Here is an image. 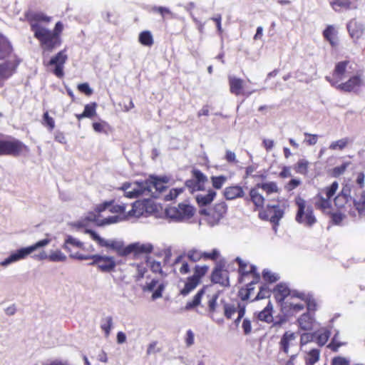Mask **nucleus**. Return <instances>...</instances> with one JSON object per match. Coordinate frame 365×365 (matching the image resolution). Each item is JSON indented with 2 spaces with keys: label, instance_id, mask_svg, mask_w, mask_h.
I'll list each match as a JSON object with an SVG mask.
<instances>
[{
  "label": "nucleus",
  "instance_id": "obj_1",
  "mask_svg": "<svg viewBox=\"0 0 365 365\" xmlns=\"http://www.w3.org/2000/svg\"><path fill=\"white\" fill-rule=\"evenodd\" d=\"M274 298L279 307L282 316L274 323V327L285 323L288 318L294 317L305 308V293L291 289L285 283L280 282L272 289Z\"/></svg>",
  "mask_w": 365,
  "mask_h": 365
},
{
  "label": "nucleus",
  "instance_id": "obj_2",
  "mask_svg": "<svg viewBox=\"0 0 365 365\" xmlns=\"http://www.w3.org/2000/svg\"><path fill=\"white\" fill-rule=\"evenodd\" d=\"M168 178L167 177L150 176L143 181L123 183L120 189L125 192V195L129 198H135L143 194L145 191L151 192L153 189L160 192L167 187Z\"/></svg>",
  "mask_w": 365,
  "mask_h": 365
},
{
  "label": "nucleus",
  "instance_id": "obj_3",
  "mask_svg": "<svg viewBox=\"0 0 365 365\" xmlns=\"http://www.w3.org/2000/svg\"><path fill=\"white\" fill-rule=\"evenodd\" d=\"M334 202L340 212H347L352 216L356 215V211L359 215H365V191L359 200H352L350 190L344 187L335 197Z\"/></svg>",
  "mask_w": 365,
  "mask_h": 365
},
{
  "label": "nucleus",
  "instance_id": "obj_4",
  "mask_svg": "<svg viewBox=\"0 0 365 365\" xmlns=\"http://www.w3.org/2000/svg\"><path fill=\"white\" fill-rule=\"evenodd\" d=\"M29 152V147L15 138L9 136L0 140V156L18 157L27 154Z\"/></svg>",
  "mask_w": 365,
  "mask_h": 365
},
{
  "label": "nucleus",
  "instance_id": "obj_5",
  "mask_svg": "<svg viewBox=\"0 0 365 365\" xmlns=\"http://www.w3.org/2000/svg\"><path fill=\"white\" fill-rule=\"evenodd\" d=\"M294 203L297 206V212L295 217L297 222L307 227H312L316 223L317 219L314 215L312 205H307V201L300 196L295 197Z\"/></svg>",
  "mask_w": 365,
  "mask_h": 365
},
{
  "label": "nucleus",
  "instance_id": "obj_6",
  "mask_svg": "<svg viewBox=\"0 0 365 365\" xmlns=\"http://www.w3.org/2000/svg\"><path fill=\"white\" fill-rule=\"evenodd\" d=\"M339 188L336 181L333 182L330 185L321 189L314 197V206L317 209L325 211L331 206V198L336 194Z\"/></svg>",
  "mask_w": 365,
  "mask_h": 365
},
{
  "label": "nucleus",
  "instance_id": "obj_7",
  "mask_svg": "<svg viewBox=\"0 0 365 365\" xmlns=\"http://www.w3.org/2000/svg\"><path fill=\"white\" fill-rule=\"evenodd\" d=\"M235 262L238 264V281L240 283L257 284L260 280V275L253 264H249L241 258L237 257Z\"/></svg>",
  "mask_w": 365,
  "mask_h": 365
},
{
  "label": "nucleus",
  "instance_id": "obj_8",
  "mask_svg": "<svg viewBox=\"0 0 365 365\" xmlns=\"http://www.w3.org/2000/svg\"><path fill=\"white\" fill-rule=\"evenodd\" d=\"M208 270L209 267L207 265H195L193 268V274L186 278L184 287L180 289V294L187 296L193 291L202 282V279Z\"/></svg>",
  "mask_w": 365,
  "mask_h": 365
},
{
  "label": "nucleus",
  "instance_id": "obj_9",
  "mask_svg": "<svg viewBox=\"0 0 365 365\" xmlns=\"http://www.w3.org/2000/svg\"><path fill=\"white\" fill-rule=\"evenodd\" d=\"M34 37L39 41L41 48L43 51L51 52L62 43L61 38H58L51 30L45 28L41 31H37L34 34Z\"/></svg>",
  "mask_w": 365,
  "mask_h": 365
},
{
  "label": "nucleus",
  "instance_id": "obj_10",
  "mask_svg": "<svg viewBox=\"0 0 365 365\" xmlns=\"http://www.w3.org/2000/svg\"><path fill=\"white\" fill-rule=\"evenodd\" d=\"M113 202V200L106 201L103 203L98 205L94 210V212L91 213L87 217L88 220L89 221L93 222L97 226H105L118 222L120 221V218L118 216H110L103 219L100 218L101 213L108 209L109 210V207H110Z\"/></svg>",
  "mask_w": 365,
  "mask_h": 365
},
{
  "label": "nucleus",
  "instance_id": "obj_11",
  "mask_svg": "<svg viewBox=\"0 0 365 365\" xmlns=\"http://www.w3.org/2000/svg\"><path fill=\"white\" fill-rule=\"evenodd\" d=\"M49 242H50V240L43 239L31 246L21 248V249L16 250V252L12 253L9 257H7L3 262H1V264L2 266H6V265L9 264L10 263L16 262L19 259H24L29 255L32 253L34 251L36 250L37 249H38L40 247H43L46 245H47Z\"/></svg>",
  "mask_w": 365,
  "mask_h": 365
},
{
  "label": "nucleus",
  "instance_id": "obj_12",
  "mask_svg": "<svg viewBox=\"0 0 365 365\" xmlns=\"http://www.w3.org/2000/svg\"><path fill=\"white\" fill-rule=\"evenodd\" d=\"M89 257L88 259L92 260L89 265L96 267L97 269L101 272L110 273L115 270L118 263L113 257L98 254L93 257Z\"/></svg>",
  "mask_w": 365,
  "mask_h": 365
},
{
  "label": "nucleus",
  "instance_id": "obj_13",
  "mask_svg": "<svg viewBox=\"0 0 365 365\" xmlns=\"http://www.w3.org/2000/svg\"><path fill=\"white\" fill-rule=\"evenodd\" d=\"M85 233L88 234L91 239L96 242L98 245L102 247L110 248L114 250L118 256L126 257L127 246H123V244L119 243L115 240L107 241L101 237L95 231L87 229Z\"/></svg>",
  "mask_w": 365,
  "mask_h": 365
},
{
  "label": "nucleus",
  "instance_id": "obj_14",
  "mask_svg": "<svg viewBox=\"0 0 365 365\" xmlns=\"http://www.w3.org/2000/svg\"><path fill=\"white\" fill-rule=\"evenodd\" d=\"M284 213V210L279 205H268L265 209L263 208L259 212L258 217L262 220H269L276 229L280 220L283 217Z\"/></svg>",
  "mask_w": 365,
  "mask_h": 365
},
{
  "label": "nucleus",
  "instance_id": "obj_15",
  "mask_svg": "<svg viewBox=\"0 0 365 365\" xmlns=\"http://www.w3.org/2000/svg\"><path fill=\"white\" fill-rule=\"evenodd\" d=\"M192 206L186 204H179L178 207H171L165 210L167 216L176 221L188 220L194 215Z\"/></svg>",
  "mask_w": 365,
  "mask_h": 365
},
{
  "label": "nucleus",
  "instance_id": "obj_16",
  "mask_svg": "<svg viewBox=\"0 0 365 365\" xmlns=\"http://www.w3.org/2000/svg\"><path fill=\"white\" fill-rule=\"evenodd\" d=\"M191 173L192 178L185 181V186L191 192L205 190L207 177L200 170L195 168L192 170Z\"/></svg>",
  "mask_w": 365,
  "mask_h": 365
},
{
  "label": "nucleus",
  "instance_id": "obj_17",
  "mask_svg": "<svg viewBox=\"0 0 365 365\" xmlns=\"http://www.w3.org/2000/svg\"><path fill=\"white\" fill-rule=\"evenodd\" d=\"M67 60L68 55L66 53V49L64 48L52 56L47 63H44V65L46 66H54L53 73L56 77L62 78L64 76V65Z\"/></svg>",
  "mask_w": 365,
  "mask_h": 365
},
{
  "label": "nucleus",
  "instance_id": "obj_18",
  "mask_svg": "<svg viewBox=\"0 0 365 365\" xmlns=\"http://www.w3.org/2000/svg\"><path fill=\"white\" fill-rule=\"evenodd\" d=\"M82 246V242L71 235H68L64 241L63 248L69 253L71 258L78 260H88L90 257L89 256L83 255L78 252Z\"/></svg>",
  "mask_w": 365,
  "mask_h": 365
},
{
  "label": "nucleus",
  "instance_id": "obj_19",
  "mask_svg": "<svg viewBox=\"0 0 365 365\" xmlns=\"http://www.w3.org/2000/svg\"><path fill=\"white\" fill-rule=\"evenodd\" d=\"M25 18L29 22L31 31L35 34L37 31H41L45 29L38 24L39 22L48 23L51 20V17L46 16L43 12L29 11L25 14Z\"/></svg>",
  "mask_w": 365,
  "mask_h": 365
},
{
  "label": "nucleus",
  "instance_id": "obj_20",
  "mask_svg": "<svg viewBox=\"0 0 365 365\" xmlns=\"http://www.w3.org/2000/svg\"><path fill=\"white\" fill-rule=\"evenodd\" d=\"M364 80L361 74L351 76L346 81L339 83L335 88L341 92L356 93L363 86Z\"/></svg>",
  "mask_w": 365,
  "mask_h": 365
},
{
  "label": "nucleus",
  "instance_id": "obj_21",
  "mask_svg": "<svg viewBox=\"0 0 365 365\" xmlns=\"http://www.w3.org/2000/svg\"><path fill=\"white\" fill-rule=\"evenodd\" d=\"M349 61L338 62L330 76H326L325 79L334 87H336L345 77L346 68Z\"/></svg>",
  "mask_w": 365,
  "mask_h": 365
},
{
  "label": "nucleus",
  "instance_id": "obj_22",
  "mask_svg": "<svg viewBox=\"0 0 365 365\" xmlns=\"http://www.w3.org/2000/svg\"><path fill=\"white\" fill-rule=\"evenodd\" d=\"M247 202H251L254 205V211H260L264 208L265 198L259 192V189L255 185L249 192V195L245 198Z\"/></svg>",
  "mask_w": 365,
  "mask_h": 365
},
{
  "label": "nucleus",
  "instance_id": "obj_23",
  "mask_svg": "<svg viewBox=\"0 0 365 365\" xmlns=\"http://www.w3.org/2000/svg\"><path fill=\"white\" fill-rule=\"evenodd\" d=\"M153 247L150 244L133 243L127 246L126 256L133 254L134 257H138L141 254H150Z\"/></svg>",
  "mask_w": 365,
  "mask_h": 365
},
{
  "label": "nucleus",
  "instance_id": "obj_24",
  "mask_svg": "<svg viewBox=\"0 0 365 365\" xmlns=\"http://www.w3.org/2000/svg\"><path fill=\"white\" fill-rule=\"evenodd\" d=\"M211 281L215 284H220L224 287L229 286V277L227 270L222 267H216L211 274Z\"/></svg>",
  "mask_w": 365,
  "mask_h": 365
},
{
  "label": "nucleus",
  "instance_id": "obj_25",
  "mask_svg": "<svg viewBox=\"0 0 365 365\" xmlns=\"http://www.w3.org/2000/svg\"><path fill=\"white\" fill-rule=\"evenodd\" d=\"M228 83L230 91L232 94L237 96L245 94L244 91L245 81L243 79L235 76H229Z\"/></svg>",
  "mask_w": 365,
  "mask_h": 365
},
{
  "label": "nucleus",
  "instance_id": "obj_26",
  "mask_svg": "<svg viewBox=\"0 0 365 365\" xmlns=\"http://www.w3.org/2000/svg\"><path fill=\"white\" fill-rule=\"evenodd\" d=\"M324 40L328 41L332 48L339 45L338 32L333 25H328L322 33Z\"/></svg>",
  "mask_w": 365,
  "mask_h": 365
},
{
  "label": "nucleus",
  "instance_id": "obj_27",
  "mask_svg": "<svg viewBox=\"0 0 365 365\" xmlns=\"http://www.w3.org/2000/svg\"><path fill=\"white\" fill-rule=\"evenodd\" d=\"M274 307L272 303L269 301L267 306L260 312H257L256 317L259 321L271 324L274 323L273 318Z\"/></svg>",
  "mask_w": 365,
  "mask_h": 365
},
{
  "label": "nucleus",
  "instance_id": "obj_28",
  "mask_svg": "<svg viewBox=\"0 0 365 365\" xmlns=\"http://www.w3.org/2000/svg\"><path fill=\"white\" fill-rule=\"evenodd\" d=\"M296 335L293 332L285 331L279 341V349L284 354H288L289 348L294 346Z\"/></svg>",
  "mask_w": 365,
  "mask_h": 365
},
{
  "label": "nucleus",
  "instance_id": "obj_29",
  "mask_svg": "<svg viewBox=\"0 0 365 365\" xmlns=\"http://www.w3.org/2000/svg\"><path fill=\"white\" fill-rule=\"evenodd\" d=\"M223 195L226 200H232L244 197L245 192L242 187L240 185H232L225 187L223 191Z\"/></svg>",
  "mask_w": 365,
  "mask_h": 365
},
{
  "label": "nucleus",
  "instance_id": "obj_30",
  "mask_svg": "<svg viewBox=\"0 0 365 365\" xmlns=\"http://www.w3.org/2000/svg\"><path fill=\"white\" fill-rule=\"evenodd\" d=\"M314 317L309 312L303 313L298 319L297 324L299 328L304 331H309L313 328Z\"/></svg>",
  "mask_w": 365,
  "mask_h": 365
},
{
  "label": "nucleus",
  "instance_id": "obj_31",
  "mask_svg": "<svg viewBox=\"0 0 365 365\" xmlns=\"http://www.w3.org/2000/svg\"><path fill=\"white\" fill-rule=\"evenodd\" d=\"M347 29L351 38L359 39L364 33V28L355 19L351 20L347 24Z\"/></svg>",
  "mask_w": 365,
  "mask_h": 365
},
{
  "label": "nucleus",
  "instance_id": "obj_32",
  "mask_svg": "<svg viewBox=\"0 0 365 365\" xmlns=\"http://www.w3.org/2000/svg\"><path fill=\"white\" fill-rule=\"evenodd\" d=\"M227 210V205L225 202H219L215 205L213 208L210 210L208 215L211 216L215 221L218 222L224 217Z\"/></svg>",
  "mask_w": 365,
  "mask_h": 365
},
{
  "label": "nucleus",
  "instance_id": "obj_33",
  "mask_svg": "<svg viewBox=\"0 0 365 365\" xmlns=\"http://www.w3.org/2000/svg\"><path fill=\"white\" fill-rule=\"evenodd\" d=\"M330 5L335 11H340L342 9L350 10L356 9L351 0H333Z\"/></svg>",
  "mask_w": 365,
  "mask_h": 365
},
{
  "label": "nucleus",
  "instance_id": "obj_34",
  "mask_svg": "<svg viewBox=\"0 0 365 365\" xmlns=\"http://www.w3.org/2000/svg\"><path fill=\"white\" fill-rule=\"evenodd\" d=\"M144 212V205L140 201H136L132 204L131 209L128 210L125 215V218L139 217L143 215Z\"/></svg>",
  "mask_w": 365,
  "mask_h": 365
},
{
  "label": "nucleus",
  "instance_id": "obj_35",
  "mask_svg": "<svg viewBox=\"0 0 365 365\" xmlns=\"http://www.w3.org/2000/svg\"><path fill=\"white\" fill-rule=\"evenodd\" d=\"M12 51V46L8 39L0 36V59H3L9 56Z\"/></svg>",
  "mask_w": 365,
  "mask_h": 365
},
{
  "label": "nucleus",
  "instance_id": "obj_36",
  "mask_svg": "<svg viewBox=\"0 0 365 365\" xmlns=\"http://www.w3.org/2000/svg\"><path fill=\"white\" fill-rule=\"evenodd\" d=\"M216 196V192L210 189L205 195H198L196 200L200 206H206L210 204Z\"/></svg>",
  "mask_w": 365,
  "mask_h": 365
},
{
  "label": "nucleus",
  "instance_id": "obj_37",
  "mask_svg": "<svg viewBox=\"0 0 365 365\" xmlns=\"http://www.w3.org/2000/svg\"><path fill=\"white\" fill-rule=\"evenodd\" d=\"M255 185L259 190L262 189L264 191L267 195L279 192V188L278 187L277 182L273 181L257 183Z\"/></svg>",
  "mask_w": 365,
  "mask_h": 365
},
{
  "label": "nucleus",
  "instance_id": "obj_38",
  "mask_svg": "<svg viewBox=\"0 0 365 365\" xmlns=\"http://www.w3.org/2000/svg\"><path fill=\"white\" fill-rule=\"evenodd\" d=\"M174 265L175 266H180L178 269H179V272L181 274H187L188 273H190V267L187 262V261H186L185 259V256L184 255H179L174 261Z\"/></svg>",
  "mask_w": 365,
  "mask_h": 365
},
{
  "label": "nucleus",
  "instance_id": "obj_39",
  "mask_svg": "<svg viewBox=\"0 0 365 365\" xmlns=\"http://www.w3.org/2000/svg\"><path fill=\"white\" fill-rule=\"evenodd\" d=\"M126 207L127 205L125 204H115L114 205L113 202L111 204L110 207H109V211L112 213H116L118 214V215L120 220H127V218H125V215H126Z\"/></svg>",
  "mask_w": 365,
  "mask_h": 365
},
{
  "label": "nucleus",
  "instance_id": "obj_40",
  "mask_svg": "<svg viewBox=\"0 0 365 365\" xmlns=\"http://www.w3.org/2000/svg\"><path fill=\"white\" fill-rule=\"evenodd\" d=\"M309 162L304 158L299 159L294 165V169L297 173L307 175L308 174V169Z\"/></svg>",
  "mask_w": 365,
  "mask_h": 365
},
{
  "label": "nucleus",
  "instance_id": "obj_41",
  "mask_svg": "<svg viewBox=\"0 0 365 365\" xmlns=\"http://www.w3.org/2000/svg\"><path fill=\"white\" fill-rule=\"evenodd\" d=\"M139 42L145 46L150 47L153 46L154 41L153 36L149 31H143L139 34L138 37Z\"/></svg>",
  "mask_w": 365,
  "mask_h": 365
},
{
  "label": "nucleus",
  "instance_id": "obj_42",
  "mask_svg": "<svg viewBox=\"0 0 365 365\" xmlns=\"http://www.w3.org/2000/svg\"><path fill=\"white\" fill-rule=\"evenodd\" d=\"M320 351L319 349H313L307 353L305 356L306 365H314L319 359Z\"/></svg>",
  "mask_w": 365,
  "mask_h": 365
},
{
  "label": "nucleus",
  "instance_id": "obj_43",
  "mask_svg": "<svg viewBox=\"0 0 365 365\" xmlns=\"http://www.w3.org/2000/svg\"><path fill=\"white\" fill-rule=\"evenodd\" d=\"M204 293V288L199 290L197 292V294L193 297V299L186 303L185 308L187 309H191L197 307L200 304Z\"/></svg>",
  "mask_w": 365,
  "mask_h": 365
},
{
  "label": "nucleus",
  "instance_id": "obj_44",
  "mask_svg": "<svg viewBox=\"0 0 365 365\" xmlns=\"http://www.w3.org/2000/svg\"><path fill=\"white\" fill-rule=\"evenodd\" d=\"M246 287H242L238 292V297L242 300L245 301L250 298L251 293L254 290V284L250 283H245Z\"/></svg>",
  "mask_w": 365,
  "mask_h": 365
},
{
  "label": "nucleus",
  "instance_id": "obj_45",
  "mask_svg": "<svg viewBox=\"0 0 365 365\" xmlns=\"http://www.w3.org/2000/svg\"><path fill=\"white\" fill-rule=\"evenodd\" d=\"M349 142H350V140L348 138H341L340 140L332 142L329 145V148L330 150H342L348 145Z\"/></svg>",
  "mask_w": 365,
  "mask_h": 365
},
{
  "label": "nucleus",
  "instance_id": "obj_46",
  "mask_svg": "<svg viewBox=\"0 0 365 365\" xmlns=\"http://www.w3.org/2000/svg\"><path fill=\"white\" fill-rule=\"evenodd\" d=\"M227 178L225 175L212 176L210 180L214 189L220 190L226 182Z\"/></svg>",
  "mask_w": 365,
  "mask_h": 365
},
{
  "label": "nucleus",
  "instance_id": "obj_47",
  "mask_svg": "<svg viewBox=\"0 0 365 365\" xmlns=\"http://www.w3.org/2000/svg\"><path fill=\"white\" fill-rule=\"evenodd\" d=\"M186 257L190 261L197 262L202 259V252L196 249H191L187 251Z\"/></svg>",
  "mask_w": 365,
  "mask_h": 365
},
{
  "label": "nucleus",
  "instance_id": "obj_48",
  "mask_svg": "<svg viewBox=\"0 0 365 365\" xmlns=\"http://www.w3.org/2000/svg\"><path fill=\"white\" fill-rule=\"evenodd\" d=\"M113 326V318L107 317L103 319V323L101 325V329L104 331L105 336L108 337Z\"/></svg>",
  "mask_w": 365,
  "mask_h": 365
},
{
  "label": "nucleus",
  "instance_id": "obj_49",
  "mask_svg": "<svg viewBox=\"0 0 365 365\" xmlns=\"http://www.w3.org/2000/svg\"><path fill=\"white\" fill-rule=\"evenodd\" d=\"M271 292H272V291H271L269 289L268 286L266 284H264L260 287L259 290L256 297L255 298V300L269 298L271 295Z\"/></svg>",
  "mask_w": 365,
  "mask_h": 365
},
{
  "label": "nucleus",
  "instance_id": "obj_50",
  "mask_svg": "<svg viewBox=\"0 0 365 365\" xmlns=\"http://www.w3.org/2000/svg\"><path fill=\"white\" fill-rule=\"evenodd\" d=\"M262 278L267 283H274L279 279V277L268 269L262 271Z\"/></svg>",
  "mask_w": 365,
  "mask_h": 365
},
{
  "label": "nucleus",
  "instance_id": "obj_51",
  "mask_svg": "<svg viewBox=\"0 0 365 365\" xmlns=\"http://www.w3.org/2000/svg\"><path fill=\"white\" fill-rule=\"evenodd\" d=\"M43 125L46 126L49 130H53L55 128V120L51 117L48 111H46L43 115Z\"/></svg>",
  "mask_w": 365,
  "mask_h": 365
},
{
  "label": "nucleus",
  "instance_id": "obj_52",
  "mask_svg": "<svg viewBox=\"0 0 365 365\" xmlns=\"http://www.w3.org/2000/svg\"><path fill=\"white\" fill-rule=\"evenodd\" d=\"M330 336V331L329 330H324L322 332L318 334L316 342L320 346H323L329 340Z\"/></svg>",
  "mask_w": 365,
  "mask_h": 365
},
{
  "label": "nucleus",
  "instance_id": "obj_53",
  "mask_svg": "<svg viewBox=\"0 0 365 365\" xmlns=\"http://www.w3.org/2000/svg\"><path fill=\"white\" fill-rule=\"evenodd\" d=\"M96 103H91L86 104L84 107L83 113L86 115V118H92L96 114Z\"/></svg>",
  "mask_w": 365,
  "mask_h": 365
},
{
  "label": "nucleus",
  "instance_id": "obj_54",
  "mask_svg": "<svg viewBox=\"0 0 365 365\" xmlns=\"http://www.w3.org/2000/svg\"><path fill=\"white\" fill-rule=\"evenodd\" d=\"M153 12H157L161 15L164 19L166 16H169L170 19L174 18L173 13L167 7L164 6H154L153 9Z\"/></svg>",
  "mask_w": 365,
  "mask_h": 365
},
{
  "label": "nucleus",
  "instance_id": "obj_55",
  "mask_svg": "<svg viewBox=\"0 0 365 365\" xmlns=\"http://www.w3.org/2000/svg\"><path fill=\"white\" fill-rule=\"evenodd\" d=\"M48 259L51 262H64L66 257L61 250H56L49 255Z\"/></svg>",
  "mask_w": 365,
  "mask_h": 365
},
{
  "label": "nucleus",
  "instance_id": "obj_56",
  "mask_svg": "<svg viewBox=\"0 0 365 365\" xmlns=\"http://www.w3.org/2000/svg\"><path fill=\"white\" fill-rule=\"evenodd\" d=\"M94 252H95V249L91 244L87 245L86 244H85L83 242V246L78 251V252L81 255H88V256H91V257H93L95 255V254H93Z\"/></svg>",
  "mask_w": 365,
  "mask_h": 365
},
{
  "label": "nucleus",
  "instance_id": "obj_57",
  "mask_svg": "<svg viewBox=\"0 0 365 365\" xmlns=\"http://www.w3.org/2000/svg\"><path fill=\"white\" fill-rule=\"evenodd\" d=\"M220 252L217 249H213L211 252H202L203 260L215 261L218 259Z\"/></svg>",
  "mask_w": 365,
  "mask_h": 365
},
{
  "label": "nucleus",
  "instance_id": "obj_58",
  "mask_svg": "<svg viewBox=\"0 0 365 365\" xmlns=\"http://www.w3.org/2000/svg\"><path fill=\"white\" fill-rule=\"evenodd\" d=\"M349 163H344L339 166L335 167L331 170V175L334 178H338L341 175L344 174L346 171Z\"/></svg>",
  "mask_w": 365,
  "mask_h": 365
},
{
  "label": "nucleus",
  "instance_id": "obj_59",
  "mask_svg": "<svg viewBox=\"0 0 365 365\" xmlns=\"http://www.w3.org/2000/svg\"><path fill=\"white\" fill-rule=\"evenodd\" d=\"M13 70L10 68L9 63L0 65V75L4 77H9L12 75Z\"/></svg>",
  "mask_w": 365,
  "mask_h": 365
},
{
  "label": "nucleus",
  "instance_id": "obj_60",
  "mask_svg": "<svg viewBox=\"0 0 365 365\" xmlns=\"http://www.w3.org/2000/svg\"><path fill=\"white\" fill-rule=\"evenodd\" d=\"M303 302L305 303V307H307L308 311L314 312L317 309V304L315 301L306 294L305 299L303 300Z\"/></svg>",
  "mask_w": 365,
  "mask_h": 365
},
{
  "label": "nucleus",
  "instance_id": "obj_61",
  "mask_svg": "<svg viewBox=\"0 0 365 365\" xmlns=\"http://www.w3.org/2000/svg\"><path fill=\"white\" fill-rule=\"evenodd\" d=\"M237 312V309L234 305L225 304L224 305L225 316L227 319H231L232 315Z\"/></svg>",
  "mask_w": 365,
  "mask_h": 365
},
{
  "label": "nucleus",
  "instance_id": "obj_62",
  "mask_svg": "<svg viewBox=\"0 0 365 365\" xmlns=\"http://www.w3.org/2000/svg\"><path fill=\"white\" fill-rule=\"evenodd\" d=\"M77 88L81 93H84L87 96H90L93 93V90L90 88L88 83H80Z\"/></svg>",
  "mask_w": 365,
  "mask_h": 365
},
{
  "label": "nucleus",
  "instance_id": "obj_63",
  "mask_svg": "<svg viewBox=\"0 0 365 365\" xmlns=\"http://www.w3.org/2000/svg\"><path fill=\"white\" fill-rule=\"evenodd\" d=\"M305 143L309 145H314L317 143L318 135L316 134H310L305 133Z\"/></svg>",
  "mask_w": 365,
  "mask_h": 365
},
{
  "label": "nucleus",
  "instance_id": "obj_64",
  "mask_svg": "<svg viewBox=\"0 0 365 365\" xmlns=\"http://www.w3.org/2000/svg\"><path fill=\"white\" fill-rule=\"evenodd\" d=\"M301 184V181L298 179H292L285 185V189L287 191H292L297 187Z\"/></svg>",
  "mask_w": 365,
  "mask_h": 365
}]
</instances>
